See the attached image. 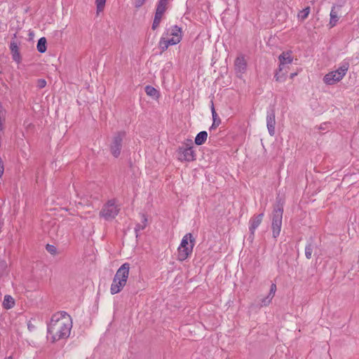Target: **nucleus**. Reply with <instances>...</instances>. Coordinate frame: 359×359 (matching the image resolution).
I'll return each instance as SVG.
<instances>
[{
	"mask_svg": "<svg viewBox=\"0 0 359 359\" xmlns=\"http://www.w3.org/2000/svg\"><path fill=\"white\" fill-rule=\"evenodd\" d=\"M72 328L71 316L65 311H60L53 314L48 325V337L53 342L69 337Z\"/></svg>",
	"mask_w": 359,
	"mask_h": 359,
	"instance_id": "obj_1",
	"label": "nucleus"
},
{
	"mask_svg": "<svg viewBox=\"0 0 359 359\" xmlns=\"http://www.w3.org/2000/svg\"><path fill=\"white\" fill-rule=\"evenodd\" d=\"M130 270V264L124 263L117 270L110 287L111 294L120 292L126 285Z\"/></svg>",
	"mask_w": 359,
	"mask_h": 359,
	"instance_id": "obj_2",
	"label": "nucleus"
},
{
	"mask_svg": "<svg viewBox=\"0 0 359 359\" xmlns=\"http://www.w3.org/2000/svg\"><path fill=\"white\" fill-rule=\"evenodd\" d=\"M283 213V201L280 197L276 198V203L273 207L271 215V229L274 238H277L280 233Z\"/></svg>",
	"mask_w": 359,
	"mask_h": 359,
	"instance_id": "obj_3",
	"label": "nucleus"
},
{
	"mask_svg": "<svg viewBox=\"0 0 359 359\" xmlns=\"http://www.w3.org/2000/svg\"><path fill=\"white\" fill-rule=\"evenodd\" d=\"M349 63L346 61L343 62L336 71L331 72L324 76V82L327 85H333L336 82L341 81L346 75Z\"/></svg>",
	"mask_w": 359,
	"mask_h": 359,
	"instance_id": "obj_4",
	"label": "nucleus"
},
{
	"mask_svg": "<svg viewBox=\"0 0 359 359\" xmlns=\"http://www.w3.org/2000/svg\"><path fill=\"white\" fill-rule=\"evenodd\" d=\"M178 159L180 161H193L196 159V154L193 149L191 140H187L184 145L177 149Z\"/></svg>",
	"mask_w": 359,
	"mask_h": 359,
	"instance_id": "obj_5",
	"label": "nucleus"
},
{
	"mask_svg": "<svg viewBox=\"0 0 359 359\" xmlns=\"http://www.w3.org/2000/svg\"><path fill=\"white\" fill-rule=\"evenodd\" d=\"M126 135V133L125 131H118L113 135L109 144V149L114 157L118 158L120 156Z\"/></svg>",
	"mask_w": 359,
	"mask_h": 359,
	"instance_id": "obj_6",
	"label": "nucleus"
},
{
	"mask_svg": "<svg viewBox=\"0 0 359 359\" xmlns=\"http://www.w3.org/2000/svg\"><path fill=\"white\" fill-rule=\"evenodd\" d=\"M278 60L280 62L278 71L276 73L274 77L276 79V81L278 82H283L285 81V73H283L280 74V73L286 67L287 65H290L293 61V57L292 56V52L291 51H285L283 52L279 56H278Z\"/></svg>",
	"mask_w": 359,
	"mask_h": 359,
	"instance_id": "obj_7",
	"label": "nucleus"
},
{
	"mask_svg": "<svg viewBox=\"0 0 359 359\" xmlns=\"http://www.w3.org/2000/svg\"><path fill=\"white\" fill-rule=\"evenodd\" d=\"M119 209L116 205L115 200H109L104 205L102 210L100 212V217H102L106 220H110L118 215Z\"/></svg>",
	"mask_w": 359,
	"mask_h": 359,
	"instance_id": "obj_8",
	"label": "nucleus"
},
{
	"mask_svg": "<svg viewBox=\"0 0 359 359\" xmlns=\"http://www.w3.org/2000/svg\"><path fill=\"white\" fill-rule=\"evenodd\" d=\"M168 4L158 1L156 9L154 19L151 26V29L155 30L160 25L162 17L167 10Z\"/></svg>",
	"mask_w": 359,
	"mask_h": 359,
	"instance_id": "obj_9",
	"label": "nucleus"
},
{
	"mask_svg": "<svg viewBox=\"0 0 359 359\" xmlns=\"http://www.w3.org/2000/svg\"><path fill=\"white\" fill-rule=\"evenodd\" d=\"M182 29L177 25H175L171 27L170 29H166V31L163 33V36H165L166 37L172 36L170 39L175 40V44H177L182 40Z\"/></svg>",
	"mask_w": 359,
	"mask_h": 359,
	"instance_id": "obj_10",
	"label": "nucleus"
},
{
	"mask_svg": "<svg viewBox=\"0 0 359 359\" xmlns=\"http://www.w3.org/2000/svg\"><path fill=\"white\" fill-rule=\"evenodd\" d=\"M264 212H262L259 215H254L252 217L249 221V230L250 232V236H254L255 230L260 225L262 222L264 217Z\"/></svg>",
	"mask_w": 359,
	"mask_h": 359,
	"instance_id": "obj_11",
	"label": "nucleus"
},
{
	"mask_svg": "<svg viewBox=\"0 0 359 359\" xmlns=\"http://www.w3.org/2000/svg\"><path fill=\"white\" fill-rule=\"evenodd\" d=\"M266 125L270 135L273 136L275 134V111L273 109H271L267 112L266 116Z\"/></svg>",
	"mask_w": 359,
	"mask_h": 359,
	"instance_id": "obj_12",
	"label": "nucleus"
},
{
	"mask_svg": "<svg viewBox=\"0 0 359 359\" xmlns=\"http://www.w3.org/2000/svg\"><path fill=\"white\" fill-rule=\"evenodd\" d=\"M194 243L184 248L179 247L177 249V259L180 262L187 259L192 253Z\"/></svg>",
	"mask_w": 359,
	"mask_h": 359,
	"instance_id": "obj_13",
	"label": "nucleus"
},
{
	"mask_svg": "<svg viewBox=\"0 0 359 359\" xmlns=\"http://www.w3.org/2000/svg\"><path fill=\"white\" fill-rule=\"evenodd\" d=\"M340 9H341V6H332L331 11H330V22H329V25H330L331 27H334V26H336V25L339 20L338 13Z\"/></svg>",
	"mask_w": 359,
	"mask_h": 359,
	"instance_id": "obj_14",
	"label": "nucleus"
},
{
	"mask_svg": "<svg viewBox=\"0 0 359 359\" xmlns=\"http://www.w3.org/2000/svg\"><path fill=\"white\" fill-rule=\"evenodd\" d=\"M235 69L237 72L243 73L246 70L247 62L244 56L237 57L234 62Z\"/></svg>",
	"mask_w": 359,
	"mask_h": 359,
	"instance_id": "obj_15",
	"label": "nucleus"
},
{
	"mask_svg": "<svg viewBox=\"0 0 359 359\" xmlns=\"http://www.w3.org/2000/svg\"><path fill=\"white\" fill-rule=\"evenodd\" d=\"M175 42V40L166 39V36L163 35L159 41V48L161 52L166 50L169 46L176 45Z\"/></svg>",
	"mask_w": 359,
	"mask_h": 359,
	"instance_id": "obj_16",
	"label": "nucleus"
},
{
	"mask_svg": "<svg viewBox=\"0 0 359 359\" xmlns=\"http://www.w3.org/2000/svg\"><path fill=\"white\" fill-rule=\"evenodd\" d=\"M194 243L195 238H194L193 235L191 233H188L182 238V240L179 247L184 248L186 246H189L190 245H192V243Z\"/></svg>",
	"mask_w": 359,
	"mask_h": 359,
	"instance_id": "obj_17",
	"label": "nucleus"
},
{
	"mask_svg": "<svg viewBox=\"0 0 359 359\" xmlns=\"http://www.w3.org/2000/svg\"><path fill=\"white\" fill-rule=\"evenodd\" d=\"M141 217H142L141 223L137 224L135 227V231L137 237L138 236V231H140V230H144L146 228L147 225V215L145 214H142L141 215Z\"/></svg>",
	"mask_w": 359,
	"mask_h": 359,
	"instance_id": "obj_18",
	"label": "nucleus"
},
{
	"mask_svg": "<svg viewBox=\"0 0 359 359\" xmlns=\"http://www.w3.org/2000/svg\"><path fill=\"white\" fill-rule=\"evenodd\" d=\"M208 137V133L206 131H201L198 133L195 137V144L196 145H202L204 144Z\"/></svg>",
	"mask_w": 359,
	"mask_h": 359,
	"instance_id": "obj_19",
	"label": "nucleus"
},
{
	"mask_svg": "<svg viewBox=\"0 0 359 359\" xmlns=\"http://www.w3.org/2000/svg\"><path fill=\"white\" fill-rule=\"evenodd\" d=\"M10 48L13 54V59L16 62H19L20 60V55L17 43L15 42L11 43Z\"/></svg>",
	"mask_w": 359,
	"mask_h": 359,
	"instance_id": "obj_20",
	"label": "nucleus"
},
{
	"mask_svg": "<svg viewBox=\"0 0 359 359\" xmlns=\"http://www.w3.org/2000/svg\"><path fill=\"white\" fill-rule=\"evenodd\" d=\"M14 305L15 302L13 298L10 295H5L3 302V307L6 309H9L13 307Z\"/></svg>",
	"mask_w": 359,
	"mask_h": 359,
	"instance_id": "obj_21",
	"label": "nucleus"
},
{
	"mask_svg": "<svg viewBox=\"0 0 359 359\" xmlns=\"http://www.w3.org/2000/svg\"><path fill=\"white\" fill-rule=\"evenodd\" d=\"M316 248V246L312 243H308L305 247V256L308 259L312 257L313 250Z\"/></svg>",
	"mask_w": 359,
	"mask_h": 359,
	"instance_id": "obj_22",
	"label": "nucleus"
},
{
	"mask_svg": "<svg viewBox=\"0 0 359 359\" xmlns=\"http://www.w3.org/2000/svg\"><path fill=\"white\" fill-rule=\"evenodd\" d=\"M37 50L41 53H45L46 50V39L45 37H41L39 39L37 43Z\"/></svg>",
	"mask_w": 359,
	"mask_h": 359,
	"instance_id": "obj_23",
	"label": "nucleus"
},
{
	"mask_svg": "<svg viewBox=\"0 0 359 359\" xmlns=\"http://www.w3.org/2000/svg\"><path fill=\"white\" fill-rule=\"evenodd\" d=\"M145 92L146 93L153 97H158V91L151 86H147L145 87Z\"/></svg>",
	"mask_w": 359,
	"mask_h": 359,
	"instance_id": "obj_24",
	"label": "nucleus"
},
{
	"mask_svg": "<svg viewBox=\"0 0 359 359\" xmlns=\"http://www.w3.org/2000/svg\"><path fill=\"white\" fill-rule=\"evenodd\" d=\"M310 13V7H306L299 11L298 13V18L301 19L302 20H304L306 18H307L309 14Z\"/></svg>",
	"mask_w": 359,
	"mask_h": 359,
	"instance_id": "obj_25",
	"label": "nucleus"
},
{
	"mask_svg": "<svg viewBox=\"0 0 359 359\" xmlns=\"http://www.w3.org/2000/svg\"><path fill=\"white\" fill-rule=\"evenodd\" d=\"M106 0H95L97 12H101L104 10Z\"/></svg>",
	"mask_w": 359,
	"mask_h": 359,
	"instance_id": "obj_26",
	"label": "nucleus"
},
{
	"mask_svg": "<svg viewBox=\"0 0 359 359\" xmlns=\"http://www.w3.org/2000/svg\"><path fill=\"white\" fill-rule=\"evenodd\" d=\"M212 119H213V122H212V126L210 128V130H212V129H215L221 123V120L218 117V116H212Z\"/></svg>",
	"mask_w": 359,
	"mask_h": 359,
	"instance_id": "obj_27",
	"label": "nucleus"
},
{
	"mask_svg": "<svg viewBox=\"0 0 359 359\" xmlns=\"http://www.w3.org/2000/svg\"><path fill=\"white\" fill-rule=\"evenodd\" d=\"M272 299H273V297H271L270 295L268 294L267 297H266L262 299L261 306H268L271 302Z\"/></svg>",
	"mask_w": 359,
	"mask_h": 359,
	"instance_id": "obj_28",
	"label": "nucleus"
},
{
	"mask_svg": "<svg viewBox=\"0 0 359 359\" xmlns=\"http://www.w3.org/2000/svg\"><path fill=\"white\" fill-rule=\"evenodd\" d=\"M46 249L51 255H55L57 252L56 248L53 245L47 244L46 246Z\"/></svg>",
	"mask_w": 359,
	"mask_h": 359,
	"instance_id": "obj_29",
	"label": "nucleus"
},
{
	"mask_svg": "<svg viewBox=\"0 0 359 359\" xmlns=\"http://www.w3.org/2000/svg\"><path fill=\"white\" fill-rule=\"evenodd\" d=\"M36 86L40 89L43 88L46 86V80L43 79H38Z\"/></svg>",
	"mask_w": 359,
	"mask_h": 359,
	"instance_id": "obj_30",
	"label": "nucleus"
},
{
	"mask_svg": "<svg viewBox=\"0 0 359 359\" xmlns=\"http://www.w3.org/2000/svg\"><path fill=\"white\" fill-rule=\"evenodd\" d=\"M276 291V285L275 283H272L271 285L269 295L273 297L275 295Z\"/></svg>",
	"mask_w": 359,
	"mask_h": 359,
	"instance_id": "obj_31",
	"label": "nucleus"
},
{
	"mask_svg": "<svg viewBox=\"0 0 359 359\" xmlns=\"http://www.w3.org/2000/svg\"><path fill=\"white\" fill-rule=\"evenodd\" d=\"M7 267V264L5 261L0 262V271L4 272Z\"/></svg>",
	"mask_w": 359,
	"mask_h": 359,
	"instance_id": "obj_32",
	"label": "nucleus"
},
{
	"mask_svg": "<svg viewBox=\"0 0 359 359\" xmlns=\"http://www.w3.org/2000/svg\"><path fill=\"white\" fill-rule=\"evenodd\" d=\"M146 0H136L135 1V7L140 8L141 7L145 2Z\"/></svg>",
	"mask_w": 359,
	"mask_h": 359,
	"instance_id": "obj_33",
	"label": "nucleus"
},
{
	"mask_svg": "<svg viewBox=\"0 0 359 359\" xmlns=\"http://www.w3.org/2000/svg\"><path fill=\"white\" fill-rule=\"evenodd\" d=\"M4 171V167L3 162L0 160V177L3 175Z\"/></svg>",
	"mask_w": 359,
	"mask_h": 359,
	"instance_id": "obj_34",
	"label": "nucleus"
},
{
	"mask_svg": "<svg viewBox=\"0 0 359 359\" xmlns=\"http://www.w3.org/2000/svg\"><path fill=\"white\" fill-rule=\"evenodd\" d=\"M211 111H212V116H217V114L215 111L214 104L212 102Z\"/></svg>",
	"mask_w": 359,
	"mask_h": 359,
	"instance_id": "obj_35",
	"label": "nucleus"
},
{
	"mask_svg": "<svg viewBox=\"0 0 359 359\" xmlns=\"http://www.w3.org/2000/svg\"><path fill=\"white\" fill-rule=\"evenodd\" d=\"M27 327L29 331H32L34 329V326L30 323H28Z\"/></svg>",
	"mask_w": 359,
	"mask_h": 359,
	"instance_id": "obj_36",
	"label": "nucleus"
},
{
	"mask_svg": "<svg viewBox=\"0 0 359 359\" xmlns=\"http://www.w3.org/2000/svg\"><path fill=\"white\" fill-rule=\"evenodd\" d=\"M326 126H327V123H323V124L320 125V128H320V130H325V129L326 128V127H325Z\"/></svg>",
	"mask_w": 359,
	"mask_h": 359,
	"instance_id": "obj_37",
	"label": "nucleus"
},
{
	"mask_svg": "<svg viewBox=\"0 0 359 359\" xmlns=\"http://www.w3.org/2000/svg\"><path fill=\"white\" fill-rule=\"evenodd\" d=\"M297 75V73H292L290 74V78L293 79Z\"/></svg>",
	"mask_w": 359,
	"mask_h": 359,
	"instance_id": "obj_38",
	"label": "nucleus"
},
{
	"mask_svg": "<svg viewBox=\"0 0 359 359\" xmlns=\"http://www.w3.org/2000/svg\"><path fill=\"white\" fill-rule=\"evenodd\" d=\"M158 1L168 4V0H158Z\"/></svg>",
	"mask_w": 359,
	"mask_h": 359,
	"instance_id": "obj_39",
	"label": "nucleus"
},
{
	"mask_svg": "<svg viewBox=\"0 0 359 359\" xmlns=\"http://www.w3.org/2000/svg\"><path fill=\"white\" fill-rule=\"evenodd\" d=\"M5 359H13V358H12V356H9V357L6 358Z\"/></svg>",
	"mask_w": 359,
	"mask_h": 359,
	"instance_id": "obj_40",
	"label": "nucleus"
}]
</instances>
